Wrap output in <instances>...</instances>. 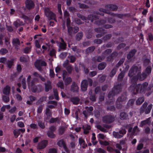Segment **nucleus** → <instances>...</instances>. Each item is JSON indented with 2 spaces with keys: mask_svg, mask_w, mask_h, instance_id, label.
I'll list each match as a JSON object with an SVG mask.
<instances>
[{
  "mask_svg": "<svg viewBox=\"0 0 153 153\" xmlns=\"http://www.w3.org/2000/svg\"><path fill=\"white\" fill-rule=\"evenodd\" d=\"M140 73L141 72L139 73V75L135 76L131 79L132 85L130 87V90L134 94L143 91L148 85V83L146 82L143 83L142 85L140 84L136 85V82L138 79L140 81L142 80L140 79V77H142V74H141Z\"/></svg>",
  "mask_w": 153,
  "mask_h": 153,
  "instance_id": "1",
  "label": "nucleus"
},
{
  "mask_svg": "<svg viewBox=\"0 0 153 153\" xmlns=\"http://www.w3.org/2000/svg\"><path fill=\"white\" fill-rule=\"evenodd\" d=\"M141 71V67H138L136 65H134L130 68L128 76L130 77H133L135 76L139 75V73H140Z\"/></svg>",
  "mask_w": 153,
  "mask_h": 153,
  "instance_id": "2",
  "label": "nucleus"
},
{
  "mask_svg": "<svg viewBox=\"0 0 153 153\" xmlns=\"http://www.w3.org/2000/svg\"><path fill=\"white\" fill-rule=\"evenodd\" d=\"M31 78V76L29 75L27 78V81L28 85L29 88H30L33 92H35L37 90L36 86L35 85V83L38 81V80L36 78L33 79L31 82H30V79Z\"/></svg>",
  "mask_w": 153,
  "mask_h": 153,
  "instance_id": "3",
  "label": "nucleus"
},
{
  "mask_svg": "<svg viewBox=\"0 0 153 153\" xmlns=\"http://www.w3.org/2000/svg\"><path fill=\"white\" fill-rule=\"evenodd\" d=\"M77 16L78 17L81 18L83 20L85 21V22H88V20H90L91 22H93L94 20H96L98 18L97 16L93 14L88 15L87 18L85 16L82 15L79 13H77Z\"/></svg>",
  "mask_w": 153,
  "mask_h": 153,
  "instance_id": "4",
  "label": "nucleus"
},
{
  "mask_svg": "<svg viewBox=\"0 0 153 153\" xmlns=\"http://www.w3.org/2000/svg\"><path fill=\"white\" fill-rule=\"evenodd\" d=\"M122 86L120 85L115 86L112 89V91L109 92L108 95V97L110 98L112 97L115 95L119 93L121 91Z\"/></svg>",
  "mask_w": 153,
  "mask_h": 153,
  "instance_id": "5",
  "label": "nucleus"
},
{
  "mask_svg": "<svg viewBox=\"0 0 153 153\" xmlns=\"http://www.w3.org/2000/svg\"><path fill=\"white\" fill-rule=\"evenodd\" d=\"M70 23L69 21H68L66 23V26L68 34L70 36H72L73 34L76 33L79 30V28L77 26L74 27L71 26H70Z\"/></svg>",
  "mask_w": 153,
  "mask_h": 153,
  "instance_id": "6",
  "label": "nucleus"
},
{
  "mask_svg": "<svg viewBox=\"0 0 153 153\" xmlns=\"http://www.w3.org/2000/svg\"><path fill=\"white\" fill-rule=\"evenodd\" d=\"M111 51H112L111 49H108L102 53L101 56H99L97 57H95L92 59V60L94 61L97 60L98 62H100L104 60L106 56L111 53Z\"/></svg>",
  "mask_w": 153,
  "mask_h": 153,
  "instance_id": "7",
  "label": "nucleus"
},
{
  "mask_svg": "<svg viewBox=\"0 0 153 153\" xmlns=\"http://www.w3.org/2000/svg\"><path fill=\"white\" fill-rule=\"evenodd\" d=\"M115 118L114 116L111 114H108L102 117V121L104 123L110 124L114 121Z\"/></svg>",
  "mask_w": 153,
  "mask_h": 153,
  "instance_id": "8",
  "label": "nucleus"
},
{
  "mask_svg": "<svg viewBox=\"0 0 153 153\" xmlns=\"http://www.w3.org/2000/svg\"><path fill=\"white\" fill-rule=\"evenodd\" d=\"M97 16L98 18L94 20V24L99 26L103 25V27L105 29H109L112 27V26L110 25L107 24L104 25V24L106 22V21L103 20H97V19L99 18V17L98 16Z\"/></svg>",
  "mask_w": 153,
  "mask_h": 153,
  "instance_id": "9",
  "label": "nucleus"
},
{
  "mask_svg": "<svg viewBox=\"0 0 153 153\" xmlns=\"http://www.w3.org/2000/svg\"><path fill=\"white\" fill-rule=\"evenodd\" d=\"M147 105L148 103L146 102H145L142 105L141 109V111L144 112L146 114H148L150 113L153 106L151 104L149 105L146 109Z\"/></svg>",
  "mask_w": 153,
  "mask_h": 153,
  "instance_id": "10",
  "label": "nucleus"
},
{
  "mask_svg": "<svg viewBox=\"0 0 153 153\" xmlns=\"http://www.w3.org/2000/svg\"><path fill=\"white\" fill-rule=\"evenodd\" d=\"M126 133V131L123 129L120 130L119 132L113 131V135L115 138L120 139L123 137Z\"/></svg>",
  "mask_w": 153,
  "mask_h": 153,
  "instance_id": "11",
  "label": "nucleus"
},
{
  "mask_svg": "<svg viewBox=\"0 0 153 153\" xmlns=\"http://www.w3.org/2000/svg\"><path fill=\"white\" fill-rule=\"evenodd\" d=\"M45 15L49 20L53 19L56 22H57V20L56 19V15L54 13L48 10H45Z\"/></svg>",
  "mask_w": 153,
  "mask_h": 153,
  "instance_id": "12",
  "label": "nucleus"
},
{
  "mask_svg": "<svg viewBox=\"0 0 153 153\" xmlns=\"http://www.w3.org/2000/svg\"><path fill=\"white\" fill-rule=\"evenodd\" d=\"M151 67L150 66H148L147 67L146 69L145 72L142 73V77H140V79L141 80H143L146 79V76L151 73Z\"/></svg>",
  "mask_w": 153,
  "mask_h": 153,
  "instance_id": "13",
  "label": "nucleus"
},
{
  "mask_svg": "<svg viewBox=\"0 0 153 153\" xmlns=\"http://www.w3.org/2000/svg\"><path fill=\"white\" fill-rule=\"evenodd\" d=\"M85 108L86 110L83 111L82 113L85 117L87 118L88 116L91 114L93 110V108L91 106H90L89 107L87 106L85 107Z\"/></svg>",
  "mask_w": 153,
  "mask_h": 153,
  "instance_id": "14",
  "label": "nucleus"
},
{
  "mask_svg": "<svg viewBox=\"0 0 153 153\" xmlns=\"http://www.w3.org/2000/svg\"><path fill=\"white\" fill-rule=\"evenodd\" d=\"M48 141L45 140L39 142L37 146V149L41 150L45 148L48 145Z\"/></svg>",
  "mask_w": 153,
  "mask_h": 153,
  "instance_id": "15",
  "label": "nucleus"
},
{
  "mask_svg": "<svg viewBox=\"0 0 153 153\" xmlns=\"http://www.w3.org/2000/svg\"><path fill=\"white\" fill-rule=\"evenodd\" d=\"M25 3L26 8L28 9H30L34 7V4L31 0H26Z\"/></svg>",
  "mask_w": 153,
  "mask_h": 153,
  "instance_id": "16",
  "label": "nucleus"
},
{
  "mask_svg": "<svg viewBox=\"0 0 153 153\" xmlns=\"http://www.w3.org/2000/svg\"><path fill=\"white\" fill-rule=\"evenodd\" d=\"M140 130L137 126H135L132 129L131 128H130L128 129L129 132H131V134L132 135H135L137 134L139 132Z\"/></svg>",
  "mask_w": 153,
  "mask_h": 153,
  "instance_id": "17",
  "label": "nucleus"
},
{
  "mask_svg": "<svg viewBox=\"0 0 153 153\" xmlns=\"http://www.w3.org/2000/svg\"><path fill=\"white\" fill-rule=\"evenodd\" d=\"M12 43L15 48L18 51L19 49V46L20 45L19 39L18 38H14L13 39Z\"/></svg>",
  "mask_w": 153,
  "mask_h": 153,
  "instance_id": "18",
  "label": "nucleus"
},
{
  "mask_svg": "<svg viewBox=\"0 0 153 153\" xmlns=\"http://www.w3.org/2000/svg\"><path fill=\"white\" fill-rule=\"evenodd\" d=\"M88 83L86 79L83 80L81 83V88L83 91H85L87 90Z\"/></svg>",
  "mask_w": 153,
  "mask_h": 153,
  "instance_id": "19",
  "label": "nucleus"
},
{
  "mask_svg": "<svg viewBox=\"0 0 153 153\" xmlns=\"http://www.w3.org/2000/svg\"><path fill=\"white\" fill-rule=\"evenodd\" d=\"M126 99V96L125 95H122L121 97H118L117 101V107L120 108V107L118 106L119 104H120V102H122L125 101Z\"/></svg>",
  "mask_w": 153,
  "mask_h": 153,
  "instance_id": "20",
  "label": "nucleus"
},
{
  "mask_svg": "<svg viewBox=\"0 0 153 153\" xmlns=\"http://www.w3.org/2000/svg\"><path fill=\"white\" fill-rule=\"evenodd\" d=\"M105 8L107 10L115 11L117 9V7L116 5L109 4L106 5L105 6Z\"/></svg>",
  "mask_w": 153,
  "mask_h": 153,
  "instance_id": "21",
  "label": "nucleus"
},
{
  "mask_svg": "<svg viewBox=\"0 0 153 153\" xmlns=\"http://www.w3.org/2000/svg\"><path fill=\"white\" fill-rule=\"evenodd\" d=\"M151 123L150 118H149L145 120L142 121L140 124V126L142 127L143 126L146 125H149Z\"/></svg>",
  "mask_w": 153,
  "mask_h": 153,
  "instance_id": "22",
  "label": "nucleus"
},
{
  "mask_svg": "<svg viewBox=\"0 0 153 153\" xmlns=\"http://www.w3.org/2000/svg\"><path fill=\"white\" fill-rule=\"evenodd\" d=\"M10 87L8 85H7L3 88V93L5 95H8L10 93Z\"/></svg>",
  "mask_w": 153,
  "mask_h": 153,
  "instance_id": "23",
  "label": "nucleus"
},
{
  "mask_svg": "<svg viewBox=\"0 0 153 153\" xmlns=\"http://www.w3.org/2000/svg\"><path fill=\"white\" fill-rule=\"evenodd\" d=\"M48 104H52L53 105H49L48 106V108H54L57 105V102L54 101H50L48 102Z\"/></svg>",
  "mask_w": 153,
  "mask_h": 153,
  "instance_id": "24",
  "label": "nucleus"
},
{
  "mask_svg": "<svg viewBox=\"0 0 153 153\" xmlns=\"http://www.w3.org/2000/svg\"><path fill=\"white\" fill-rule=\"evenodd\" d=\"M45 91L46 92L48 91L52 88L51 82L50 81H48L45 84Z\"/></svg>",
  "mask_w": 153,
  "mask_h": 153,
  "instance_id": "25",
  "label": "nucleus"
},
{
  "mask_svg": "<svg viewBox=\"0 0 153 153\" xmlns=\"http://www.w3.org/2000/svg\"><path fill=\"white\" fill-rule=\"evenodd\" d=\"M13 24L16 28H17L20 26L23 25V23L22 21L17 19L16 21L14 22Z\"/></svg>",
  "mask_w": 153,
  "mask_h": 153,
  "instance_id": "26",
  "label": "nucleus"
},
{
  "mask_svg": "<svg viewBox=\"0 0 153 153\" xmlns=\"http://www.w3.org/2000/svg\"><path fill=\"white\" fill-rule=\"evenodd\" d=\"M79 88L76 84L75 82H73L71 85V91L73 92H77Z\"/></svg>",
  "mask_w": 153,
  "mask_h": 153,
  "instance_id": "27",
  "label": "nucleus"
},
{
  "mask_svg": "<svg viewBox=\"0 0 153 153\" xmlns=\"http://www.w3.org/2000/svg\"><path fill=\"white\" fill-rule=\"evenodd\" d=\"M137 52V50L135 49L131 50L127 55V58L128 59H130Z\"/></svg>",
  "mask_w": 153,
  "mask_h": 153,
  "instance_id": "28",
  "label": "nucleus"
},
{
  "mask_svg": "<svg viewBox=\"0 0 153 153\" xmlns=\"http://www.w3.org/2000/svg\"><path fill=\"white\" fill-rule=\"evenodd\" d=\"M71 101L74 105L78 104L79 101V99L77 97H73L71 98Z\"/></svg>",
  "mask_w": 153,
  "mask_h": 153,
  "instance_id": "29",
  "label": "nucleus"
},
{
  "mask_svg": "<svg viewBox=\"0 0 153 153\" xmlns=\"http://www.w3.org/2000/svg\"><path fill=\"white\" fill-rule=\"evenodd\" d=\"M45 114L47 117L46 120H48L52 116V114L50 110L48 108H47L45 110Z\"/></svg>",
  "mask_w": 153,
  "mask_h": 153,
  "instance_id": "30",
  "label": "nucleus"
},
{
  "mask_svg": "<svg viewBox=\"0 0 153 153\" xmlns=\"http://www.w3.org/2000/svg\"><path fill=\"white\" fill-rule=\"evenodd\" d=\"M69 14L67 11L65 10V11L64 13V20L66 19V23L67 22L69 21V22H71V21L69 17Z\"/></svg>",
  "mask_w": 153,
  "mask_h": 153,
  "instance_id": "31",
  "label": "nucleus"
},
{
  "mask_svg": "<svg viewBox=\"0 0 153 153\" xmlns=\"http://www.w3.org/2000/svg\"><path fill=\"white\" fill-rule=\"evenodd\" d=\"M57 144L60 147H63L64 149H66V146L65 142L63 140H61L58 142Z\"/></svg>",
  "mask_w": 153,
  "mask_h": 153,
  "instance_id": "32",
  "label": "nucleus"
},
{
  "mask_svg": "<svg viewBox=\"0 0 153 153\" xmlns=\"http://www.w3.org/2000/svg\"><path fill=\"white\" fill-rule=\"evenodd\" d=\"M83 33L80 32L78 33L76 36V39L77 41H79L81 39L83 36Z\"/></svg>",
  "mask_w": 153,
  "mask_h": 153,
  "instance_id": "33",
  "label": "nucleus"
},
{
  "mask_svg": "<svg viewBox=\"0 0 153 153\" xmlns=\"http://www.w3.org/2000/svg\"><path fill=\"white\" fill-rule=\"evenodd\" d=\"M106 66V64L104 62L100 63L98 66V68L99 70H102L105 68Z\"/></svg>",
  "mask_w": 153,
  "mask_h": 153,
  "instance_id": "34",
  "label": "nucleus"
},
{
  "mask_svg": "<svg viewBox=\"0 0 153 153\" xmlns=\"http://www.w3.org/2000/svg\"><path fill=\"white\" fill-rule=\"evenodd\" d=\"M117 68H118L115 66L113 68L110 74V76L111 77H113L115 75Z\"/></svg>",
  "mask_w": 153,
  "mask_h": 153,
  "instance_id": "35",
  "label": "nucleus"
},
{
  "mask_svg": "<svg viewBox=\"0 0 153 153\" xmlns=\"http://www.w3.org/2000/svg\"><path fill=\"white\" fill-rule=\"evenodd\" d=\"M144 98L143 97H141L138 98L136 101V104L137 105L141 104L144 101Z\"/></svg>",
  "mask_w": 153,
  "mask_h": 153,
  "instance_id": "36",
  "label": "nucleus"
},
{
  "mask_svg": "<svg viewBox=\"0 0 153 153\" xmlns=\"http://www.w3.org/2000/svg\"><path fill=\"white\" fill-rule=\"evenodd\" d=\"M120 118L121 120H125L128 118V115L125 112H121L120 114Z\"/></svg>",
  "mask_w": 153,
  "mask_h": 153,
  "instance_id": "37",
  "label": "nucleus"
},
{
  "mask_svg": "<svg viewBox=\"0 0 153 153\" xmlns=\"http://www.w3.org/2000/svg\"><path fill=\"white\" fill-rule=\"evenodd\" d=\"M8 95H4L2 96V98L3 101L5 103H7L10 101L9 97Z\"/></svg>",
  "mask_w": 153,
  "mask_h": 153,
  "instance_id": "38",
  "label": "nucleus"
},
{
  "mask_svg": "<svg viewBox=\"0 0 153 153\" xmlns=\"http://www.w3.org/2000/svg\"><path fill=\"white\" fill-rule=\"evenodd\" d=\"M94 30L95 32L97 33H102L103 34L106 33L105 30L102 28H96Z\"/></svg>",
  "mask_w": 153,
  "mask_h": 153,
  "instance_id": "39",
  "label": "nucleus"
},
{
  "mask_svg": "<svg viewBox=\"0 0 153 153\" xmlns=\"http://www.w3.org/2000/svg\"><path fill=\"white\" fill-rule=\"evenodd\" d=\"M89 94L90 95V96L89 97L90 100L92 101H96V98L95 95H92V91L91 90H90L89 91Z\"/></svg>",
  "mask_w": 153,
  "mask_h": 153,
  "instance_id": "40",
  "label": "nucleus"
},
{
  "mask_svg": "<svg viewBox=\"0 0 153 153\" xmlns=\"http://www.w3.org/2000/svg\"><path fill=\"white\" fill-rule=\"evenodd\" d=\"M66 44L65 43L59 42V47L60 49L64 50L65 49L66 47Z\"/></svg>",
  "mask_w": 153,
  "mask_h": 153,
  "instance_id": "41",
  "label": "nucleus"
},
{
  "mask_svg": "<svg viewBox=\"0 0 153 153\" xmlns=\"http://www.w3.org/2000/svg\"><path fill=\"white\" fill-rule=\"evenodd\" d=\"M35 65L36 68L39 71H41L42 68L40 66V61H37L35 63Z\"/></svg>",
  "mask_w": 153,
  "mask_h": 153,
  "instance_id": "42",
  "label": "nucleus"
},
{
  "mask_svg": "<svg viewBox=\"0 0 153 153\" xmlns=\"http://www.w3.org/2000/svg\"><path fill=\"white\" fill-rule=\"evenodd\" d=\"M60 119L59 117L55 118H51L50 120V122L51 123H53L55 122L59 123Z\"/></svg>",
  "mask_w": 153,
  "mask_h": 153,
  "instance_id": "43",
  "label": "nucleus"
},
{
  "mask_svg": "<svg viewBox=\"0 0 153 153\" xmlns=\"http://www.w3.org/2000/svg\"><path fill=\"white\" fill-rule=\"evenodd\" d=\"M79 143L80 145H82L83 148L87 146L84 140L82 138H80L79 139Z\"/></svg>",
  "mask_w": 153,
  "mask_h": 153,
  "instance_id": "44",
  "label": "nucleus"
},
{
  "mask_svg": "<svg viewBox=\"0 0 153 153\" xmlns=\"http://www.w3.org/2000/svg\"><path fill=\"white\" fill-rule=\"evenodd\" d=\"M97 128L102 132H107L106 129L103 127L101 126L98 125L97 126Z\"/></svg>",
  "mask_w": 153,
  "mask_h": 153,
  "instance_id": "45",
  "label": "nucleus"
},
{
  "mask_svg": "<svg viewBox=\"0 0 153 153\" xmlns=\"http://www.w3.org/2000/svg\"><path fill=\"white\" fill-rule=\"evenodd\" d=\"M125 74V72L124 71H122L121 72L118 76V80H121L123 79L124 75Z\"/></svg>",
  "mask_w": 153,
  "mask_h": 153,
  "instance_id": "46",
  "label": "nucleus"
},
{
  "mask_svg": "<svg viewBox=\"0 0 153 153\" xmlns=\"http://www.w3.org/2000/svg\"><path fill=\"white\" fill-rule=\"evenodd\" d=\"M48 136L51 138H53L55 137V135L53 132L48 131L47 133Z\"/></svg>",
  "mask_w": 153,
  "mask_h": 153,
  "instance_id": "47",
  "label": "nucleus"
},
{
  "mask_svg": "<svg viewBox=\"0 0 153 153\" xmlns=\"http://www.w3.org/2000/svg\"><path fill=\"white\" fill-rule=\"evenodd\" d=\"M38 124L39 126L42 128L44 129L45 127V125L44 123L42 122L41 121H38Z\"/></svg>",
  "mask_w": 153,
  "mask_h": 153,
  "instance_id": "48",
  "label": "nucleus"
},
{
  "mask_svg": "<svg viewBox=\"0 0 153 153\" xmlns=\"http://www.w3.org/2000/svg\"><path fill=\"white\" fill-rule=\"evenodd\" d=\"M72 79L70 77H68L65 81V85H67L72 82Z\"/></svg>",
  "mask_w": 153,
  "mask_h": 153,
  "instance_id": "49",
  "label": "nucleus"
},
{
  "mask_svg": "<svg viewBox=\"0 0 153 153\" xmlns=\"http://www.w3.org/2000/svg\"><path fill=\"white\" fill-rule=\"evenodd\" d=\"M79 5V7L80 8L85 9L88 8L89 7L88 5H86L84 4H82L80 3H78Z\"/></svg>",
  "mask_w": 153,
  "mask_h": 153,
  "instance_id": "50",
  "label": "nucleus"
},
{
  "mask_svg": "<svg viewBox=\"0 0 153 153\" xmlns=\"http://www.w3.org/2000/svg\"><path fill=\"white\" fill-rule=\"evenodd\" d=\"M20 134V132H19L18 129L15 130L13 131L14 135L16 138H17Z\"/></svg>",
  "mask_w": 153,
  "mask_h": 153,
  "instance_id": "51",
  "label": "nucleus"
},
{
  "mask_svg": "<svg viewBox=\"0 0 153 153\" xmlns=\"http://www.w3.org/2000/svg\"><path fill=\"white\" fill-rule=\"evenodd\" d=\"M124 61V59L122 58L120 59L117 64L116 65L115 67H116L117 68H118V67L120 66L121 64H122Z\"/></svg>",
  "mask_w": 153,
  "mask_h": 153,
  "instance_id": "52",
  "label": "nucleus"
},
{
  "mask_svg": "<svg viewBox=\"0 0 153 153\" xmlns=\"http://www.w3.org/2000/svg\"><path fill=\"white\" fill-rule=\"evenodd\" d=\"M99 10L100 12H102V13H100L99 12H98V13H97V14H99V15H100L103 16L104 15V13H107L108 14L109 13H108V12L106 13V10L104 9H103V8H100V9Z\"/></svg>",
  "mask_w": 153,
  "mask_h": 153,
  "instance_id": "53",
  "label": "nucleus"
},
{
  "mask_svg": "<svg viewBox=\"0 0 153 153\" xmlns=\"http://www.w3.org/2000/svg\"><path fill=\"white\" fill-rule=\"evenodd\" d=\"M31 47H26L24 50V53H28L31 51Z\"/></svg>",
  "mask_w": 153,
  "mask_h": 153,
  "instance_id": "54",
  "label": "nucleus"
},
{
  "mask_svg": "<svg viewBox=\"0 0 153 153\" xmlns=\"http://www.w3.org/2000/svg\"><path fill=\"white\" fill-rule=\"evenodd\" d=\"M135 100L134 99L130 100L128 101L127 105L128 107L132 106Z\"/></svg>",
  "mask_w": 153,
  "mask_h": 153,
  "instance_id": "55",
  "label": "nucleus"
},
{
  "mask_svg": "<svg viewBox=\"0 0 153 153\" xmlns=\"http://www.w3.org/2000/svg\"><path fill=\"white\" fill-rule=\"evenodd\" d=\"M99 142L100 143L101 145H103L104 146H107L109 144V143L107 141H103L102 140H100Z\"/></svg>",
  "mask_w": 153,
  "mask_h": 153,
  "instance_id": "56",
  "label": "nucleus"
},
{
  "mask_svg": "<svg viewBox=\"0 0 153 153\" xmlns=\"http://www.w3.org/2000/svg\"><path fill=\"white\" fill-rule=\"evenodd\" d=\"M68 58L70 59V62L71 63H73L74 62L76 59V57L73 56H68Z\"/></svg>",
  "mask_w": 153,
  "mask_h": 153,
  "instance_id": "57",
  "label": "nucleus"
},
{
  "mask_svg": "<svg viewBox=\"0 0 153 153\" xmlns=\"http://www.w3.org/2000/svg\"><path fill=\"white\" fill-rule=\"evenodd\" d=\"M13 60L11 59L10 60L8 61L7 62V65L9 68H11L12 65H13Z\"/></svg>",
  "mask_w": 153,
  "mask_h": 153,
  "instance_id": "58",
  "label": "nucleus"
},
{
  "mask_svg": "<svg viewBox=\"0 0 153 153\" xmlns=\"http://www.w3.org/2000/svg\"><path fill=\"white\" fill-rule=\"evenodd\" d=\"M112 36V35L111 34L106 35L103 38V39L104 41H106L110 39Z\"/></svg>",
  "mask_w": 153,
  "mask_h": 153,
  "instance_id": "59",
  "label": "nucleus"
},
{
  "mask_svg": "<svg viewBox=\"0 0 153 153\" xmlns=\"http://www.w3.org/2000/svg\"><path fill=\"white\" fill-rule=\"evenodd\" d=\"M22 83L23 88L25 89H26V80L25 78H23L22 81Z\"/></svg>",
  "mask_w": 153,
  "mask_h": 153,
  "instance_id": "60",
  "label": "nucleus"
},
{
  "mask_svg": "<svg viewBox=\"0 0 153 153\" xmlns=\"http://www.w3.org/2000/svg\"><path fill=\"white\" fill-rule=\"evenodd\" d=\"M8 51L5 48H2L0 50V54L3 55L7 53Z\"/></svg>",
  "mask_w": 153,
  "mask_h": 153,
  "instance_id": "61",
  "label": "nucleus"
},
{
  "mask_svg": "<svg viewBox=\"0 0 153 153\" xmlns=\"http://www.w3.org/2000/svg\"><path fill=\"white\" fill-rule=\"evenodd\" d=\"M106 76L105 75H102L101 77H100L99 79V81L100 82H104L106 79Z\"/></svg>",
  "mask_w": 153,
  "mask_h": 153,
  "instance_id": "62",
  "label": "nucleus"
},
{
  "mask_svg": "<svg viewBox=\"0 0 153 153\" xmlns=\"http://www.w3.org/2000/svg\"><path fill=\"white\" fill-rule=\"evenodd\" d=\"M65 131V129L63 127L60 128L58 131L59 135H61L63 134Z\"/></svg>",
  "mask_w": 153,
  "mask_h": 153,
  "instance_id": "63",
  "label": "nucleus"
},
{
  "mask_svg": "<svg viewBox=\"0 0 153 153\" xmlns=\"http://www.w3.org/2000/svg\"><path fill=\"white\" fill-rule=\"evenodd\" d=\"M49 153H56L57 151L55 148H51L49 149Z\"/></svg>",
  "mask_w": 153,
  "mask_h": 153,
  "instance_id": "64",
  "label": "nucleus"
}]
</instances>
